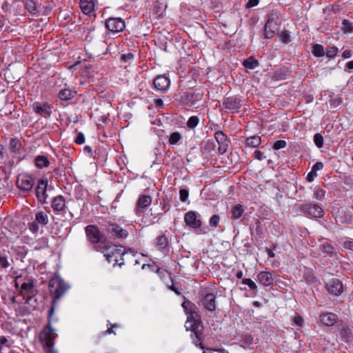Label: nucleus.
<instances>
[{
    "label": "nucleus",
    "mask_w": 353,
    "mask_h": 353,
    "mask_svg": "<svg viewBox=\"0 0 353 353\" xmlns=\"http://www.w3.org/2000/svg\"><path fill=\"white\" fill-rule=\"evenodd\" d=\"M54 313V306H51L48 312V323L46 325L40 334L39 338L46 352H50L54 345V339L56 334L54 329L52 328L50 324L52 321V316Z\"/></svg>",
    "instance_id": "obj_1"
},
{
    "label": "nucleus",
    "mask_w": 353,
    "mask_h": 353,
    "mask_svg": "<svg viewBox=\"0 0 353 353\" xmlns=\"http://www.w3.org/2000/svg\"><path fill=\"white\" fill-rule=\"evenodd\" d=\"M203 97V92H183L174 94V99L180 105L191 108L201 101Z\"/></svg>",
    "instance_id": "obj_2"
},
{
    "label": "nucleus",
    "mask_w": 353,
    "mask_h": 353,
    "mask_svg": "<svg viewBox=\"0 0 353 353\" xmlns=\"http://www.w3.org/2000/svg\"><path fill=\"white\" fill-rule=\"evenodd\" d=\"M48 288L52 298V306L54 308L57 301L64 294L66 286L64 281L56 276L49 281Z\"/></svg>",
    "instance_id": "obj_3"
},
{
    "label": "nucleus",
    "mask_w": 353,
    "mask_h": 353,
    "mask_svg": "<svg viewBox=\"0 0 353 353\" xmlns=\"http://www.w3.org/2000/svg\"><path fill=\"white\" fill-rule=\"evenodd\" d=\"M182 307L187 314L186 330L195 332V330L198 327L196 323V317L199 316L196 312L197 307L196 305L190 301L185 299L182 303Z\"/></svg>",
    "instance_id": "obj_4"
},
{
    "label": "nucleus",
    "mask_w": 353,
    "mask_h": 353,
    "mask_svg": "<svg viewBox=\"0 0 353 353\" xmlns=\"http://www.w3.org/2000/svg\"><path fill=\"white\" fill-rule=\"evenodd\" d=\"M184 222L185 225L192 229L197 234H205L207 231L202 228L203 222L201 215L196 211L190 210L185 214Z\"/></svg>",
    "instance_id": "obj_5"
},
{
    "label": "nucleus",
    "mask_w": 353,
    "mask_h": 353,
    "mask_svg": "<svg viewBox=\"0 0 353 353\" xmlns=\"http://www.w3.org/2000/svg\"><path fill=\"white\" fill-rule=\"evenodd\" d=\"M23 301L18 303L14 307L16 313L21 316L30 314L33 310H36L38 305L35 295H30L23 298Z\"/></svg>",
    "instance_id": "obj_6"
},
{
    "label": "nucleus",
    "mask_w": 353,
    "mask_h": 353,
    "mask_svg": "<svg viewBox=\"0 0 353 353\" xmlns=\"http://www.w3.org/2000/svg\"><path fill=\"white\" fill-rule=\"evenodd\" d=\"M298 210L306 216L312 218H323L324 216V210L321 204L312 203L299 204Z\"/></svg>",
    "instance_id": "obj_7"
},
{
    "label": "nucleus",
    "mask_w": 353,
    "mask_h": 353,
    "mask_svg": "<svg viewBox=\"0 0 353 353\" xmlns=\"http://www.w3.org/2000/svg\"><path fill=\"white\" fill-rule=\"evenodd\" d=\"M101 228L111 236L117 239H123L128 236L127 230L122 228L117 223L110 221H105L101 224Z\"/></svg>",
    "instance_id": "obj_8"
},
{
    "label": "nucleus",
    "mask_w": 353,
    "mask_h": 353,
    "mask_svg": "<svg viewBox=\"0 0 353 353\" xmlns=\"http://www.w3.org/2000/svg\"><path fill=\"white\" fill-rule=\"evenodd\" d=\"M105 26L112 33H119L123 31L125 23L122 18L109 17L105 20Z\"/></svg>",
    "instance_id": "obj_9"
},
{
    "label": "nucleus",
    "mask_w": 353,
    "mask_h": 353,
    "mask_svg": "<svg viewBox=\"0 0 353 353\" xmlns=\"http://www.w3.org/2000/svg\"><path fill=\"white\" fill-rule=\"evenodd\" d=\"M170 79L165 74L158 75L153 80V88L161 93H166L170 87Z\"/></svg>",
    "instance_id": "obj_10"
},
{
    "label": "nucleus",
    "mask_w": 353,
    "mask_h": 353,
    "mask_svg": "<svg viewBox=\"0 0 353 353\" xmlns=\"http://www.w3.org/2000/svg\"><path fill=\"white\" fill-rule=\"evenodd\" d=\"M223 107L228 111L236 112L242 106L241 100L237 96H225L222 101Z\"/></svg>",
    "instance_id": "obj_11"
},
{
    "label": "nucleus",
    "mask_w": 353,
    "mask_h": 353,
    "mask_svg": "<svg viewBox=\"0 0 353 353\" xmlns=\"http://www.w3.org/2000/svg\"><path fill=\"white\" fill-rule=\"evenodd\" d=\"M214 137L219 145V152L220 154H225L228 148L230 143V139L228 136L221 130H216L214 134Z\"/></svg>",
    "instance_id": "obj_12"
},
{
    "label": "nucleus",
    "mask_w": 353,
    "mask_h": 353,
    "mask_svg": "<svg viewBox=\"0 0 353 353\" xmlns=\"http://www.w3.org/2000/svg\"><path fill=\"white\" fill-rule=\"evenodd\" d=\"M17 186L21 190L28 192L34 186V181L32 176L28 174H20L16 182Z\"/></svg>",
    "instance_id": "obj_13"
},
{
    "label": "nucleus",
    "mask_w": 353,
    "mask_h": 353,
    "mask_svg": "<svg viewBox=\"0 0 353 353\" xmlns=\"http://www.w3.org/2000/svg\"><path fill=\"white\" fill-rule=\"evenodd\" d=\"M152 199L150 195L141 194L137 201L134 208L135 214L141 216L144 212V209L150 206L152 203Z\"/></svg>",
    "instance_id": "obj_14"
},
{
    "label": "nucleus",
    "mask_w": 353,
    "mask_h": 353,
    "mask_svg": "<svg viewBox=\"0 0 353 353\" xmlns=\"http://www.w3.org/2000/svg\"><path fill=\"white\" fill-rule=\"evenodd\" d=\"M85 233L88 239L93 243H99L101 241L103 234L99 228L94 225H88L85 227Z\"/></svg>",
    "instance_id": "obj_15"
},
{
    "label": "nucleus",
    "mask_w": 353,
    "mask_h": 353,
    "mask_svg": "<svg viewBox=\"0 0 353 353\" xmlns=\"http://www.w3.org/2000/svg\"><path fill=\"white\" fill-rule=\"evenodd\" d=\"M32 108L37 114L44 117H49L52 112L51 107L48 103L35 101L32 104Z\"/></svg>",
    "instance_id": "obj_16"
},
{
    "label": "nucleus",
    "mask_w": 353,
    "mask_h": 353,
    "mask_svg": "<svg viewBox=\"0 0 353 353\" xmlns=\"http://www.w3.org/2000/svg\"><path fill=\"white\" fill-rule=\"evenodd\" d=\"M325 287L330 294L335 296H339L343 292V284L338 279H332Z\"/></svg>",
    "instance_id": "obj_17"
},
{
    "label": "nucleus",
    "mask_w": 353,
    "mask_h": 353,
    "mask_svg": "<svg viewBox=\"0 0 353 353\" xmlns=\"http://www.w3.org/2000/svg\"><path fill=\"white\" fill-rule=\"evenodd\" d=\"M34 281L32 279H28L27 282H23L21 285L19 296H21L23 299L26 296L35 295L34 293Z\"/></svg>",
    "instance_id": "obj_18"
},
{
    "label": "nucleus",
    "mask_w": 353,
    "mask_h": 353,
    "mask_svg": "<svg viewBox=\"0 0 353 353\" xmlns=\"http://www.w3.org/2000/svg\"><path fill=\"white\" fill-rule=\"evenodd\" d=\"M168 244V231L165 230L161 235H159L156 239L155 246L159 250L163 252H168L169 251Z\"/></svg>",
    "instance_id": "obj_19"
},
{
    "label": "nucleus",
    "mask_w": 353,
    "mask_h": 353,
    "mask_svg": "<svg viewBox=\"0 0 353 353\" xmlns=\"http://www.w3.org/2000/svg\"><path fill=\"white\" fill-rule=\"evenodd\" d=\"M272 274L268 271H261L257 274V281L263 286H270L274 282Z\"/></svg>",
    "instance_id": "obj_20"
},
{
    "label": "nucleus",
    "mask_w": 353,
    "mask_h": 353,
    "mask_svg": "<svg viewBox=\"0 0 353 353\" xmlns=\"http://www.w3.org/2000/svg\"><path fill=\"white\" fill-rule=\"evenodd\" d=\"M161 208L163 212H151V215L152 216L153 223L157 222L164 213L167 212L170 208V200L168 197H164L161 202Z\"/></svg>",
    "instance_id": "obj_21"
},
{
    "label": "nucleus",
    "mask_w": 353,
    "mask_h": 353,
    "mask_svg": "<svg viewBox=\"0 0 353 353\" xmlns=\"http://www.w3.org/2000/svg\"><path fill=\"white\" fill-rule=\"evenodd\" d=\"M204 307L210 312H214L216 308V296L213 293H208L202 299Z\"/></svg>",
    "instance_id": "obj_22"
},
{
    "label": "nucleus",
    "mask_w": 353,
    "mask_h": 353,
    "mask_svg": "<svg viewBox=\"0 0 353 353\" xmlns=\"http://www.w3.org/2000/svg\"><path fill=\"white\" fill-rule=\"evenodd\" d=\"M48 185V181L46 179H40L38 183V185L36 189V194L38 199L40 201H44L46 195V190Z\"/></svg>",
    "instance_id": "obj_23"
},
{
    "label": "nucleus",
    "mask_w": 353,
    "mask_h": 353,
    "mask_svg": "<svg viewBox=\"0 0 353 353\" xmlns=\"http://www.w3.org/2000/svg\"><path fill=\"white\" fill-rule=\"evenodd\" d=\"M321 322L327 325L332 326L337 321V316L332 312H326L319 316Z\"/></svg>",
    "instance_id": "obj_24"
},
{
    "label": "nucleus",
    "mask_w": 353,
    "mask_h": 353,
    "mask_svg": "<svg viewBox=\"0 0 353 353\" xmlns=\"http://www.w3.org/2000/svg\"><path fill=\"white\" fill-rule=\"evenodd\" d=\"M101 252L103 253L104 256L105 254L108 253L110 254V255L117 254V256H123L126 253L125 249L123 246L117 245H108Z\"/></svg>",
    "instance_id": "obj_25"
},
{
    "label": "nucleus",
    "mask_w": 353,
    "mask_h": 353,
    "mask_svg": "<svg viewBox=\"0 0 353 353\" xmlns=\"http://www.w3.org/2000/svg\"><path fill=\"white\" fill-rule=\"evenodd\" d=\"M280 17L281 14L278 10H272L270 11L268 14V20L266 22V23H268V26H278L280 23Z\"/></svg>",
    "instance_id": "obj_26"
},
{
    "label": "nucleus",
    "mask_w": 353,
    "mask_h": 353,
    "mask_svg": "<svg viewBox=\"0 0 353 353\" xmlns=\"http://www.w3.org/2000/svg\"><path fill=\"white\" fill-rule=\"evenodd\" d=\"M79 6L82 12L85 14H90L94 9L93 0H80Z\"/></svg>",
    "instance_id": "obj_27"
},
{
    "label": "nucleus",
    "mask_w": 353,
    "mask_h": 353,
    "mask_svg": "<svg viewBox=\"0 0 353 353\" xmlns=\"http://www.w3.org/2000/svg\"><path fill=\"white\" fill-rule=\"evenodd\" d=\"M163 12L164 9L161 3L158 1L153 3L150 13L154 19H158L163 17Z\"/></svg>",
    "instance_id": "obj_28"
},
{
    "label": "nucleus",
    "mask_w": 353,
    "mask_h": 353,
    "mask_svg": "<svg viewBox=\"0 0 353 353\" xmlns=\"http://www.w3.org/2000/svg\"><path fill=\"white\" fill-rule=\"evenodd\" d=\"M215 143L213 140L209 139L201 144V152L205 154H211L215 150Z\"/></svg>",
    "instance_id": "obj_29"
},
{
    "label": "nucleus",
    "mask_w": 353,
    "mask_h": 353,
    "mask_svg": "<svg viewBox=\"0 0 353 353\" xmlns=\"http://www.w3.org/2000/svg\"><path fill=\"white\" fill-rule=\"evenodd\" d=\"M320 250L329 256H333L336 254V248L329 242H323L320 245Z\"/></svg>",
    "instance_id": "obj_30"
},
{
    "label": "nucleus",
    "mask_w": 353,
    "mask_h": 353,
    "mask_svg": "<svg viewBox=\"0 0 353 353\" xmlns=\"http://www.w3.org/2000/svg\"><path fill=\"white\" fill-rule=\"evenodd\" d=\"M35 166L39 169L48 168L50 165V161L46 156L38 155L34 158Z\"/></svg>",
    "instance_id": "obj_31"
},
{
    "label": "nucleus",
    "mask_w": 353,
    "mask_h": 353,
    "mask_svg": "<svg viewBox=\"0 0 353 353\" xmlns=\"http://www.w3.org/2000/svg\"><path fill=\"white\" fill-rule=\"evenodd\" d=\"M339 335L345 342H349L352 339V331L350 327L341 325L339 327Z\"/></svg>",
    "instance_id": "obj_32"
},
{
    "label": "nucleus",
    "mask_w": 353,
    "mask_h": 353,
    "mask_svg": "<svg viewBox=\"0 0 353 353\" xmlns=\"http://www.w3.org/2000/svg\"><path fill=\"white\" fill-rule=\"evenodd\" d=\"M65 205V202L64 197L62 196H59L54 197L52 202V207L54 211L59 212L64 209Z\"/></svg>",
    "instance_id": "obj_33"
},
{
    "label": "nucleus",
    "mask_w": 353,
    "mask_h": 353,
    "mask_svg": "<svg viewBox=\"0 0 353 353\" xmlns=\"http://www.w3.org/2000/svg\"><path fill=\"white\" fill-rule=\"evenodd\" d=\"M122 256H117V254L110 255V254L108 253L105 254L104 257H105L108 263L114 262L113 267L116 265L121 267L124 264L123 259Z\"/></svg>",
    "instance_id": "obj_34"
},
{
    "label": "nucleus",
    "mask_w": 353,
    "mask_h": 353,
    "mask_svg": "<svg viewBox=\"0 0 353 353\" xmlns=\"http://www.w3.org/2000/svg\"><path fill=\"white\" fill-rule=\"evenodd\" d=\"M261 144V138L259 135H253L248 137L245 145L250 148H258Z\"/></svg>",
    "instance_id": "obj_35"
},
{
    "label": "nucleus",
    "mask_w": 353,
    "mask_h": 353,
    "mask_svg": "<svg viewBox=\"0 0 353 353\" xmlns=\"http://www.w3.org/2000/svg\"><path fill=\"white\" fill-rule=\"evenodd\" d=\"M245 211L243 206L241 204H236L231 210L232 219H238L242 216Z\"/></svg>",
    "instance_id": "obj_36"
},
{
    "label": "nucleus",
    "mask_w": 353,
    "mask_h": 353,
    "mask_svg": "<svg viewBox=\"0 0 353 353\" xmlns=\"http://www.w3.org/2000/svg\"><path fill=\"white\" fill-rule=\"evenodd\" d=\"M259 65V63L257 59H256L254 57H250L249 58L245 59L243 62V65L250 70H254L257 68Z\"/></svg>",
    "instance_id": "obj_37"
},
{
    "label": "nucleus",
    "mask_w": 353,
    "mask_h": 353,
    "mask_svg": "<svg viewBox=\"0 0 353 353\" xmlns=\"http://www.w3.org/2000/svg\"><path fill=\"white\" fill-rule=\"evenodd\" d=\"M21 145V142L17 138H12L10 139L9 148L12 152L15 154L19 153Z\"/></svg>",
    "instance_id": "obj_38"
},
{
    "label": "nucleus",
    "mask_w": 353,
    "mask_h": 353,
    "mask_svg": "<svg viewBox=\"0 0 353 353\" xmlns=\"http://www.w3.org/2000/svg\"><path fill=\"white\" fill-rule=\"evenodd\" d=\"M253 342V337L249 334H242L239 341L240 347L245 349L247 345H251Z\"/></svg>",
    "instance_id": "obj_39"
},
{
    "label": "nucleus",
    "mask_w": 353,
    "mask_h": 353,
    "mask_svg": "<svg viewBox=\"0 0 353 353\" xmlns=\"http://www.w3.org/2000/svg\"><path fill=\"white\" fill-rule=\"evenodd\" d=\"M25 5V8L28 12L36 14L38 12V10L36 6V3L33 0H23Z\"/></svg>",
    "instance_id": "obj_40"
},
{
    "label": "nucleus",
    "mask_w": 353,
    "mask_h": 353,
    "mask_svg": "<svg viewBox=\"0 0 353 353\" xmlns=\"http://www.w3.org/2000/svg\"><path fill=\"white\" fill-rule=\"evenodd\" d=\"M277 30V26H268V23H265L264 26V37L267 39H272L274 35L276 30Z\"/></svg>",
    "instance_id": "obj_41"
},
{
    "label": "nucleus",
    "mask_w": 353,
    "mask_h": 353,
    "mask_svg": "<svg viewBox=\"0 0 353 353\" xmlns=\"http://www.w3.org/2000/svg\"><path fill=\"white\" fill-rule=\"evenodd\" d=\"M181 139V134L179 132H174L169 136L168 143L170 145H174L178 144Z\"/></svg>",
    "instance_id": "obj_42"
},
{
    "label": "nucleus",
    "mask_w": 353,
    "mask_h": 353,
    "mask_svg": "<svg viewBox=\"0 0 353 353\" xmlns=\"http://www.w3.org/2000/svg\"><path fill=\"white\" fill-rule=\"evenodd\" d=\"M66 88L64 87L59 92V99L56 101L57 105L60 108H65V103L66 102Z\"/></svg>",
    "instance_id": "obj_43"
},
{
    "label": "nucleus",
    "mask_w": 353,
    "mask_h": 353,
    "mask_svg": "<svg viewBox=\"0 0 353 353\" xmlns=\"http://www.w3.org/2000/svg\"><path fill=\"white\" fill-rule=\"evenodd\" d=\"M312 54L316 57H321L325 55L324 48L321 44H315L312 47Z\"/></svg>",
    "instance_id": "obj_44"
},
{
    "label": "nucleus",
    "mask_w": 353,
    "mask_h": 353,
    "mask_svg": "<svg viewBox=\"0 0 353 353\" xmlns=\"http://www.w3.org/2000/svg\"><path fill=\"white\" fill-rule=\"evenodd\" d=\"M326 192L321 188H316L313 194V198L317 201H323L325 199Z\"/></svg>",
    "instance_id": "obj_45"
},
{
    "label": "nucleus",
    "mask_w": 353,
    "mask_h": 353,
    "mask_svg": "<svg viewBox=\"0 0 353 353\" xmlns=\"http://www.w3.org/2000/svg\"><path fill=\"white\" fill-rule=\"evenodd\" d=\"M279 37L280 41L285 44H288L289 43L291 42V35L290 31L288 30H285L282 31L279 34Z\"/></svg>",
    "instance_id": "obj_46"
},
{
    "label": "nucleus",
    "mask_w": 353,
    "mask_h": 353,
    "mask_svg": "<svg viewBox=\"0 0 353 353\" xmlns=\"http://www.w3.org/2000/svg\"><path fill=\"white\" fill-rule=\"evenodd\" d=\"M341 30L344 33H352L353 32L352 23L347 19H344L341 23Z\"/></svg>",
    "instance_id": "obj_47"
},
{
    "label": "nucleus",
    "mask_w": 353,
    "mask_h": 353,
    "mask_svg": "<svg viewBox=\"0 0 353 353\" xmlns=\"http://www.w3.org/2000/svg\"><path fill=\"white\" fill-rule=\"evenodd\" d=\"M199 123V118L197 116H191L188 121H187V126L188 128L193 130L194 129Z\"/></svg>",
    "instance_id": "obj_48"
},
{
    "label": "nucleus",
    "mask_w": 353,
    "mask_h": 353,
    "mask_svg": "<svg viewBox=\"0 0 353 353\" xmlns=\"http://www.w3.org/2000/svg\"><path fill=\"white\" fill-rule=\"evenodd\" d=\"M38 223L46 225L48 222L47 214L43 212H39L36 214V220Z\"/></svg>",
    "instance_id": "obj_49"
},
{
    "label": "nucleus",
    "mask_w": 353,
    "mask_h": 353,
    "mask_svg": "<svg viewBox=\"0 0 353 353\" xmlns=\"http://www.w3.org/2000/svg\"><path fill=\"white\" fill-rule=\"evenodd\" d=\"M134 59V54L132 52H128L123 54L120 57V61L124 63L130 64Z\"/></svg>",
    "instance_id": "obj_50"
},
{
    "label": "nucleus",
    "mask_w": 353,
    "mask_h": 353,
    "mask_svg": "<svg viewBox=\"0 0 353 353\" xmlns=\"http://www.w3.org/2000/svg\"><path fill=\"white\" fill-rule=\"evenodd\" d=\"M338 48L336 46H330L326 48V51L325 52V54L329 58H334L338 53Z\"/></svg>",
    "instance_id": "obj_51"
},
{
    "label": "nucleus",
    "mask_w": 353,
    "mask_h": 353,
    "mask_svg": "<svg viewBox=\"0 0 353 353\" xmlns=\"http://www.w3.org/2000/svg\"><path fill=\"white\" fill-rule=\"evenodd\" d=\"M314 143L318 148H321L323 146V137L320 133L314 134Z\"/></svg>",
    "instance_id": "obj_52"
},
{
    "label": "nucleus",
    "mask_w": 353,
    "mask_h": 353,
    "mask_svg": "<svg viewBox=\"0 0 353 353\" xmlns=\"http://www.w3.org/2000/svg\"><path fill=\"white\" fill-rule=\"evenodd\" d=\"M14 252L19 256L23 257L26 255L28 250L25 246H16L12 248Z\"/></svg>",
    "instance_id": "obj_53"
},
{
    "label": "nucleus",
    "mask_w": 353,
    "mask_h": 353,
    "mask_svg": "<svg viewBox=\"0 0 353 353\" xmlns=\"http://www.w3.org/2000/svg\"><path fill=\"white\" fill-rule=\"evenodd\" d=\"M242 284L247 285L250 290L256 291L257 285L256 283L250 279H243L241 281Z\"/></svg>",
    "instance_id": "obj_54"
},
{
    "label": "nucleus",
    "mask_w": 353,
    "mask_h": 353,
    "mask_svg": "<svg viewBox=\"0 0 353 353\" xmlns=\"http://www.w3.org/2000/svg\"><path fill=\"white\" fill-rule=\"evenodd\" d=\"M343 102L341 97L337 95L336 97L332 98L330 100V105L332 107L336 108L340 105Z\"/></svg>",
    "instance_id": "obj_55"
},
{
    "label": "nucleus",
    "mask_w": 353,
    "mask_h": 353,
    "mask_svg": "<svg viewBox=\"0 0 353 353\" xmlns=\"http://www.w3.org/2000/svg\"><path fill=\"white\" fill-rule=\"evenodd\" d=\"M220 221V216L218 214H214L212 215L210 220H209V224L210 226L213 228H216L219 225V223Z\"/></svg>",
    "instance_id": "obj_56"
},
{
    "label": "nucleus",
    "mask_w": 353,
    "mask_h": 353,
    "mask_svg": "<svg viewBox=\"0 0 353 353\" xmlns=\"http://www.w3.org/2000/svg\"><path fill=\"white\" fill-rule=\"evenodd\" d=\"M10 266L8 261V256L6 255L0 254V267L2 268H8Z\"/></svg>",
    "instance_id": "obj_57"
},
{
    "label": "nucleus",
    "mask_w": 353,
    "mask_h": 353,
    "mask_svg": "<svg viewBox=\"0 0 353 353\" xmlns=\"http://www.w3.org/2000/svg\"><path fill=\"white\" fill-rule=\"evenodd\" d=\"M287 145V143L284 140H279L274 143L272 145V148L275 150H278L280 149H283L285 148Z\"/></svg>",
    "instance_id": "obj_58"
},
{
    "label": "nucleus",
    "mask_w": 353,
    "mask_h": 353,
    "mask_svg": "<svg viewBox=\"0 0 353 353\" xmlns=\"http://www.w3.org/2000/svg\"><path fill=\"white\" fill-rule=\"evenodd\" d=\"M189 196V192L186 189H181L179 190V197L181 201L185 203L188 201Z\"/></svg>",
    "instance_id": "obj_59"
},
{
    "label": "nucleus",
    "mask_w": 353,
    "mask_h": 353,
    "mask_svg": "<svg viewBox=\"0 0 353 353\" xmlns=\"http://www.w3.org/2000/svg\"><path fill=\"white\" fill-rule=\"evenodd\" d=\"M85 136L83 132H79L77 133L76 138L74 141L78 145H82L85 143Z\"/></svg>",
    "instance_id": "obj_60"
},
{
    "label": "nucleus",
    "mask_w": 353,
    "mask_h": 353,
    "mask_svg": "<svg viewBox=\"0 0 353 353\" xmlns=\"http://www.w3.org/2000/svg\"><path fill=\"white\" fill-rule=\"evenodd\" d=\"M169 275H170V278L171 279L172 284L170 285H168V288L170 290H171L172 291L174 292L177 295H181V289H180L179 288H176L174 286L173 279L171 277V274L170 273Z\"/></svg>",
    "instance_id": "obj_61"
},
{
    "label": "nucleus",
    "mask_w": 353,
    "mask_h": 353,
    "mask_svg": "<svg viewBox=\"0 0 353 353\" xmlns=\"http://www.w3.org/2000/svg\"><path fill=\"white\" fill-rule=\"evenodd\" d=\"M107 326H108V329L104 333L108 334H115L113 329L119 327V325L117 324H112L110 321H108Z\"/></svg>",
    "instance_id": "obj_62"
},
{
    "label": "nucleus",
    "mask_w": 353,
    "mask_h": 353,
    "mask_svg": "<svg viewBox=\"0 0 353 353\" xmlns=\"http://www.w3.org/2000/svg\"><path fill=\"white\" fill-rule=\"evenodd\" d=\"M29 229L33 233H36L39 230L38 223L35 221L29 224Z\"/></svg>",
    "instance_id": "obj_63"
},
{
    "label": "nucleus",
    "mask_w": 353,
    "mask_h": 353,
    "mask_svg": "<svg viewBox=\"0 0 353 353\" xmlns=\"http://www.w3.org/2000/svg\"><path fill=\"white\" fill-rule=\"evenodd\" d=\"M317 176V173L312 170L307 174L306 179L309 182H312L314 179Z\"/></svg>",
    "instance_id": "obj_64"
}]
</instances>
